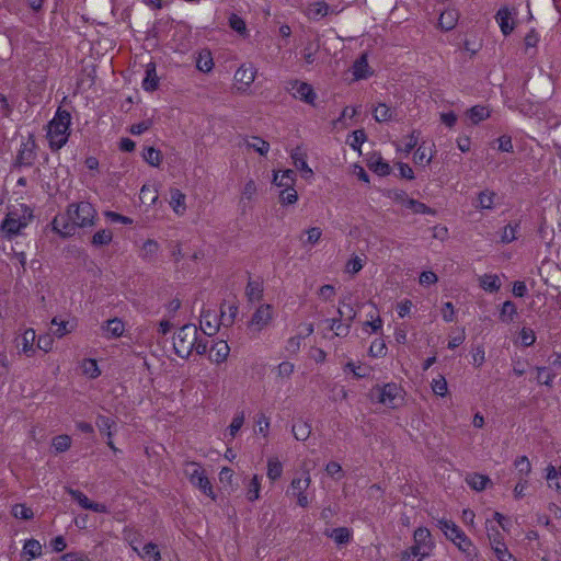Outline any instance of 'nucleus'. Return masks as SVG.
<instances>
[{"label": "nucleus", "instance_id": "57", "mask_svg": "<svg viewBox=\"0 0 561 561\" xmlns=\"http://www.w3.org/2000/svg\"><path fill=\"white\" fill-rule=\"evenodd\" d=\"M369 168L377 174L385 176L388 175L391 171L390 165L382 160V158L378 157L376 160H371L369 163Z\"/></svg>", "mask_w": 561, "mask_h": 561}, {"label": "nucleus", "instance_id": "34", "mask_svg": "<svg viewBox=\"0 0 561 561\" xmlns=\"http://www.w3.org/2000/svg\"><path fill=\"white\" fill-rule=\"evenodd\" d=\"M196 68L202 72H210L214 68V59L210 50L203 49L198 53L196 58Z\"/></svg>", "mask_w": 561, "mask_h": 561}, {"label": "nucleus", "instance_id": "10", "mask_svg": "<svg viewBox=\"0 0 561 561\" xmlns=\"http://www.w3.org/2000/svg\"><path fill=\"white\" fill-rule=\"evenodd\" d=\"M285 90L291 95L309 105H314L317 100V93L314 92L311 84L299 81L297 79L289 80L286 82Z\"/></svg>", "mask_w": 561, "mask_h": 561}, {"label": "nucleus", "instance_id": "61", "mask_svg": "<svg viewBox=\"0 0 561 561\" xmlns=\"http://www.w3.org/2000/svg\"><path fill=\"white\" fill-rule=\"evenodd\" d=\"M491 548L494 551L499 561H516L512 553L508 551L505 542Z\"/></svg>", "mask_w": 561, "mask_h": 561}, {"label": "nucleus", "instance_id": "60", "mask_svg": "<svg viewBox=\"0 0 561 561\" xmlns=\"http://www.w3.org/2000/svg\"><path fill=\"white\" fill-rule=\"evenodd\" d=\"M69 495L78 502V504L84 508L89 510L91 506L92 501L81 491L69 489L68 490Z\"/></svg>", "mask_w": 561, "mask_h": 561}, {"label": "nucleus", "instance_id": "1", "mask_svg": "<svg viewBox=\"0 0 561 561\" xmlns=\"http://www.w3.org/2000/svg\"><path fill=\"white\" fill-rule=\"evenodd\" d=\"M98 219V211L89 202L71 203L66 213L57 215L51 220V229L61 238L72 237L77 228L93 227Z\"/></svg>", "mask_w": 561, "mask_h": 561}, {"label": "nucleus", "instance_id": "46", "mask_svg": "<svg viewBox=\"0 0 561 561\" xmlns=\"http://www.w3.org/2000/svg\"><path fill=\"white\" fill-rule=\"evenodd\" d=\"M330 330L334 331L336 336H346L350 333L351 323L347 321L342 322V319H331Z\"/></svg>", "mask_w": 561, "mask_h": 561}, {"label": "nucleus", "instance_id": "11", "mask_svg": "<svg viewBox=\"0 0 561 561\" xmlns=\"http://www.w3.org/2000/svg\"><path fill=\"white\" fill-rule=\"evenodd\" d=\"M378 402L396 409L402 401V389L394 382H389L376 388Z\"/></svg>", "mask_w": 561, "mask_h": 561}, {"label": "nucleus", "instance_id": "5", "mask_svg": "<svg viewBox=\"0 0 561 561\" xmlns=\"http://www.w3.org/2000/svg\"><path fill=\"white\" fill-rule=\"evenodd\" d=\"M70 122V113L66 110L58 108L48 124L47 138L50 149L59 150L67 144Z\"/></svg>", "mask_w": 561, "mask_h": 561}, {"label": "nucleus", "instance_id": "37", "mask_svg": "<svg viewBox=\"0 0 561 561\" xmlns=\"http://www.w3.org/2000/svg\"><path fill=\"white\" fill-rule=\"evenodd\" d=\"M466 482L471 489L476 491H482L486 488L491 480L488 476L484 474L470 473L467 476Z\"/></svg>", "mask_w": 561, "mask_h": 561}, {"label": "nucleus", "instance_id": "26", "mask_svg": "<svg viewBox=\"0 0 561 561\" xmlns=\"http://www.w3.org/2000/svg\"><path fill=\"white\" fill-rule=\"evenodd\" d=\"M352 70L355 80L366 79L371 75L366 54L355 60Z\"/></svg>", "mask_w": 561, "mask_h": 561}, {"label": "nucleus", "instance_id": "22", "mask_svg": "<svg viewBox=\"0 0 561 561\" xmlns=\"http://www.w3.org/2000/svg\"><path fill=\"white\" fill-rule=\"evenodd\" d=\"M95 425L101 434L106 436V438L114 437L116 421L106 415L99 414L95 419Z\"/></svg>", "mask_w": 561, "mask_h": 561}, {"label": "nucleus", "instance_id": "53", "mask_svg": "<svg viewBox=\"0 0 561 561\" xmlns=\"http://www.w3.org/2000/svg\"><path fill=\"white\" fill-rule=\"evenodd\" d=\"M12 515L15 518L28 520L34 517V513L32 508L27 507L25 504H15L11 510Z\"/></svg>", "mask_w": 561, "mask_h": 561}, {"label": "nucleus", "instance_id": "52", "mask_svg": "<svg viewBox=\"0 0 561 561\" xmlns=\"http://www.w3.org/2000/svg\"><path fill=\"white\" fill-rule=\"evenodd\" d=\"M298 201V194L295 187L283 188L279 192V203L283 206L293 205Z\"/></svg>", "mask_w": 561, "mask_h": 561}, {"label": "nucleus", "instance_id": "41", "mask_svg": "<svg viewBox=\"0 0 561 561\" xmlns=\"http://www.w3.org/2000/svg\"><path fill=\"white\" fill-rule=\"evenodd\" d=\"M518 479H527L531 472V463L526 456L517 457L514 461Z\"/></svg>", "mask_w": 561, "mask_h": 561}, {"label": "nucleus", "instance_id": "2", "mask_svg": "<svg viewBox=\"0 0 561 561\" xmlns=\"http://www.w3.org/2000/svg\"><path fill=\"white\" fill-rule=\"evenodd\" d=\"M173 348L181 358H188L193 352L204 355L208 350V340L203 337L195 324L188 323L175 332Z\"/></svg>", "mask_w": 561, "mask_h": 561}, {"label": "nucleus", "instance_id": "47", "mask_svg": "<svg viewBox=\"0 0 561 561\" xmlns=\"http://www.w3.org/2000/svg\"><path fill=\"white\" fill-rule=\"evenodd\" d=\"M244 420H245L244 412H238L234 414L230 425L227 428V433L231 439H233L237 436L238 432L244 424Z\"/></svg>", "mask_w": 561, "mask_h": 561}, {"label": "nucleus", "instance_id": "45", "mask_svg": "<svg viewBox=\"0 0 561 561\" xmlns=\"http://www.w3.org/2000/svg\"><path fill=\"white\" fill-rule=\"evenodd\" d=\"M113 240V233L110 229H101L92 237V244L95 247L107 245Z\"/></svg>", "mask_w": 561, "mask_h": 561}, {"label": "nucleus", "instance_id": "51", "mask_svg": "<svg viewBox=\"0 0 561 561\" xmlns=\"http://www.w3.org/2000/svg\"><path fill=\"white\" fill-rule=\"evenodd\" d=\"M82 371L90 378H96L101 375L98 363L95 359L87 358L82 362Z\"/></svg>", "mask_w": 561, "mask_h": 561}, {"label": "nucleus", "instance_id": "17", "mask_svg": "<svg viewBox=\"0 0 561 561\" xmlns=\"http://www.w3.org/2000/svg\"><path fill=\"white\" fill-rule=\"evenodd\" d=\"M324 535L331 538L336 546H346L352 541L353 531L347 527H336L333 529L325 530Z\"/></svg>", "mask_w": 561, "mask_h": 561}, {"label": "nucleus", "instance_id": "62", "mask_svg": "<svg viewBox=\"0 0 561 561\" xmlns=\"http://www.w3.org/2000/svg\"><path fill=\"white\" fill-rule=\"evenodd\" d=\"M295 371V365L290 362H282L276 367V375L282 379H288Z\"/></svg>", "mask_w": 561, "mask_h": 561}, {"label": "nucleus", "instance_id": "18", "mask_svg": "<svg viewBox=\"0 0 561 561\" xmlns=\"http://www.w3.org/2000/svg\"><path fill=\"white\" fill-rule=\"evenodd\" d=\"M35 340L36 333L34 329L30 328L24 330L20 337V343L18 344V346L21 345V353H23L27 357H32L35 354Z\"/></svg>", "mask_w": 561, "mask_h": 561}, {"label": "nucleus", "instance_id": "55", "mask_svg": "<svg viewBox=\"0 0 561 561\" xmlns=\"http://www.w3.org/2000/svg\"><path fill=\"white\" fill-rule=\"evenodd\" d=\"M519 224H508L504 227L501 240L503 243H511L517 239Z\"/></svg>", "mask_w": 561, "mask_h": 561}, {"label": "nucleus", "instance_id": "30", "mask_svg": "<svg viewBox=\"0 0 561 561\" xmlns=\"http://www.w3.org/2000/svg\"><path fill=\"white\" fill-rule=\"evenodd\" d=\"M273 183L282 190L294 187L296 183V174L290 169L283 171L282 174L275 172L273 176Z\"/></svg>", "mask_w": 561, "mask_h": 561}, {"label": "nucleus", "instance_id": "58", "mask_svg": "<svg viewBox=\"0 0 561 561\" xmlns=\"http://www.w3.org/2000/svg\"><path fill=\"white\" fill-rule=\"evenodd\" d=\"M517 314V309L514 302L507 300L502 305L501 309V319L506 322L513 321L514 317Z\"/></svg>", "mask_w": 561, "mask_h": 561}, {"label": "nucleus", "instance_id": "29", "mask_svg": "<svg viewBox=\"0 0 561 561\" xmlns=\"http://www.w3.org/2000/svg\"><path fill=\"white\" fill-rule=\"evenodd\" d=\"M245 296L250 302H257L263 297V283L260 279H250L245 287Z\"/></svg>", "mask_w": 561, "mask_h": 561}, {"label": "nucleus", "instance_id": "7", "mask_svg": "<svg viewBox=\"0 0 561 561\" xmlns=\"http://www.w3.org/2000/svg\"><path fill=\"white\" fill-rule=\"evenodd\" d=\"M311 484V477L309 471H305L299 477H294L287 491L286 495L296 499V503L299 507H308L310 500L307 494V490Z\"/></svg>", "mask_w": 561, "mask_h": 561}, {"label": "nucleus", "instance_id": "54", "mask_svg": "<svg viewBox=\"0 0 561 561\" xmlns=\"http://www.w3.org/2000/svg\"><path fill=\"white\" fill-rule=\"evenodd\" d=\"M71 446V437L62 434L53 438V447L56 453L67 451Z\"/></svg>", "mask_w": 561, "mask_h": 561}, {"label": "nucleus", "instance_id": "40", "mask_svg": "<svg viewBox=\"0 0 561 561\" xmlns=\"http://www.w3.org/2000/svg\"><path fill=\"white\" fill-rule=\"evenodd\" d=\"M144 160L151 167H159L162 162V153L153 147H146L142 150Z\"/></svg>", "mask_w": 561, "mask_h": 561}, {"label": "nucleus", "instance_id": "56", "mask_svg": "<svg viewBox=\"0 0 561 561\" xmlns=\"http://www.w3.org/2000/svg\"><path fill=\"white\" fill-rule=\"evenodd\" d=\"M319 50V44L314 42H309L306 44L302 49V57L308 65H311L316 61V56Z\"/></svg>", "mask_w": 561, "mask_h": 561}, {"label": "nucleus", "instance_id": "50", "mask_svg": "<svg viewBox=\"0 0 561 561\" xmlns=\"http://www.w3.org/2000/svg\"><path fill=\"white\" fill-rule=\"evenodd\" d=\"M431 388L436 396L446 397L448 393V385L443 375H438L431 382Z\"/></svg>", "mask_w": 561, "mask_h": 561}, {"label": "nucleus", "instance_id": "35", "mask_svg": "<svg viewBox=\"0 0 561 561\" xmlns=\"http://www.w3.org/2000/svg\"><path fill=\"white\" fill-rule=\"evenodd\" d=\"M133 550L136 551L141 559H148L149 561H160L161 559L158 546L153 542L145 545L141 551H139L137 547H133Z\"/></svg>", "mask_w": 561, "mask_h": 561}, {"label": "nucleus", "instance_id": "8", "mask_svg": "<svg viewBox=\"0 0 561 561\" xmlns=\"http://www.w3.org/2000/svg\"><path fill=\"white\" fill-rule=\"evenodd\" d=\"M412 553H419L421 558L431 557L435 549V541L426 527H417L413 533V545L410 547Z\"/></svg>", "mask_w": 561, "mask_h": 561}, {"label": "nucleus", "instance_id": "4", "mask_svg": "<svg viewBox=\"0 0 561 561\" xmlns=\"http://www.w3.org/2000/svg\"><path fill=\"white\" fill-rule=\"evenodd\" d=\"M439 529L465 554L468 561H479V551L472 540L453 520L439 519Z\"/></svg>", "mask_w": 561, "mask_h": 561}, {"label": "nucleus", "instance_id": "64", "mask_svg": "<svg viewBox=\"0 0 561 561\" xmlns=\"http://www.w3.org/2000/svg\"><path fill=\"white\" fill-rule=\"evenodd\" d=\"M229 26L239 34H244L247 32V25L244 20L237 14L230 15Z\"/></svg>", "mask_w": 561, "mask_h": 561}, {"label": "nucleus", "instance_id": "48", "mask_svg": "<svg viewBox=\"0 0 561 561\" xmlns=\"http://www.w3.org/2000/svg\"><path fill=\"white\" fill-rule=\"evenodd\" d=\"M407 208L411 209L414 214H426V215H435L436 211L425 205L422 202H419L416 199L410 198L407 199Z\"/></svg>", "mask_w": 561, "mask_h": 561}, {"label": "nucleus", "instance_id": "38", "mask_svg": "<svg viewBox=\"0 0 561 561\" xmlns=\"http://www.w3.org/2000/svg\"><path fill=\"white\" fill-rule=\"evenodd\" d=\"M374 118L379 123L392 119L394 110L385 103H379L373 111Z\"/></svg>", "mask_w": 561, "mask_h": 561}, {"label": "nucleus", "instance_id": "33", "mask_svg": "<svg viewBox=\"0 0 561 561\" xmlns=\"http://www.w3.org/2000/svg\"><path fill=\"white\" fill-rule=\"evenodd\" d=\"M467 115L472 124L477 125L480 122L486 119L491 115V111L484 105H474L468 110Z\"/></svg>", "mask_w": 561, "mask_h": 561}, {"label": "nucleus", "instance_id": "39", "mask_svg": "<svg viewBox=\"0 0 561 561\" xmlns=\"http://www.w3.org/2000/svg\"><path fill=\"white\" fill-rule=\"evenodd\" d=\"M496 198V194L493 191L484 190L478 195V204L477 208L480 209H492L494 207V201Z\"/></svg>", "mask_w": 561, "mask_h": 561}, {"label": "nucleus", "instance_id": "24", "mask_svg": "<svg viewBox=\"0 0 561 561\" xmlns=\"http://www.w3.org/2000/svg\"><path fill=\"white\" fill-rule=\"evenodd\" d=\"M459 19V13L455 9H446L444 10L438 19V26L443 31H450L453 30Z\"/></svg>", "mask_w": 561, "mask_h": 561}, {"label": "nucleus", "instance_id": "23", "mask_svg": "<svg viewBox=\"0 0 561 561\" xmlns=\"http://www.w3.org/2000/svg\"><path fill=\"white\" fill-rule=\"evenodd\" d=\"M43 547L41 542L36 539H27L25 540L22 549V558L26 561H32L42 556Z\"/></svg>", "mask_w": 561, "mask_h": 561}, {"label": "nucleus", "instance_id": "28", "mask_svg": "<svg viewBox=\"0 0 561 561\" xmlns=\"http://www.w3.org/2000/svg\"><path fill=\"white\" fill-rule=\"evenodd\" d=\"M230 352V347L226 341L216 342L210 350V360L217 364L224 363Z\"/></svg>", "mask_w": 561, "mask_h": 561}, {"label": "nucleus", "instance_id": "49", "mask_svg": "<svg viewBox=\"0 0 561 561\" xmlns=\"http://www.w3.org/2000/svg\"><path fill=\"white\" fill-rule=\"evenodd\" d=\"M345 370H350L353 373V375L360 379V378H367L369 377L370 375V367L367 366V365H356L355 363L353 362H348L345 367H344Z\"/></svg>", "mask_w": 561, "mask_h": 561}, {"label": "nucleus", "instance_id": "43", "mask_svg": "<svg viewBox=\"0 0 561 561\" xmlns=\"http://www.w3.org/2000/svg\"><path fill=\"white\" fill-rule=\"evenodd\" d=\"M159 251V244L152 239H148L144 242L140 255L145 260H153Z\"/></svg>", "mask_w": 561, "mask_h": 561}, {"label": "nucleus", "instance_id": "13", "mask_svg": "<svg viewBox=\"0 0 561 561\" xmlns=\"http://www.w3.org/2000/svg\"><path fill=\"white\" fill-rule=\"evenodd\" d=\"M220 325L218 316L213 311H203L201 316V330L204 335L213 336L217 333Z\"/></svg>", "mask_w": 561, "mask_h": 561}, {"label": "nucleus", "instance_id": "15", "mask_svg": "<svg viewBox=\"0 0 561 561\" xmlns=\"http://www.w3.org/2000/svg\"><path fill=\"white\" fill-rule=\"evenodd\" d=\"M290 158L296 169L301 171L305 178H311L313 175V171L307 163V154L301 147H296L293 149L290 152Z\"/></svg>", "mask_w": 561, "mask_h": 561}, {"label": "nucleus", "instance_id": "31", "mask_svg": "<svg viewBox=\"0 0 561 561\" xmlns=\"http://www.w3.org/2000/svg\"><path fill=\"white\" fill-rule=\"evenodd\" d=\"M261 477L254 474L245 485V497L249 502H255L260 499Z\"/></svg>", "mask_w": 561, "mask_h": 561}, {"label": "nucleus", "instance_id": "16", "mask_svg": "<svg viewBox=\"0 0 561 561\" xmlns=\"http://www.w3.org/2000/svg\"><path fill=\"white\" fill-rule=\"evenodd\" d=\"M103 336L106 339H117L123 336L125 332V323L119 318L107 320L102 325Z\"/></svg>", "mask_w": 561, "mask_h": 561}, {"label": "nucleus", "instance_id": "21", "mask_svg": "<svg viewBox=\"0 0 561 561\" xmlns=\"http://www.w3.org/2000/svg\"><path fill=\"white\" fill-rule=\"evenodd\" d=\"M35 157V142L33 140L23 142L18 153V162L22 165H31Z\"/></svg>", "mask_w": 561, "mask_h": 561}, {"label": "nucleus", "instance_id": "63", "mask_svg": "<svg viewBox=\"0 0 561 561\" xmlns=\"http://www.w3.org/2000/svg\"><path fill=\"white\" fill-rule=\"evenodd\" d=\"M537 381L539 383H542V385H546V386H549L551 387L552 385V381H553V378H554V374H552L549 369H547L546 367H537Z\"/></svg>", "mask_w": 561, "mask_h": 561}, {"label": "nucleus", "instance_id": "20", "mask_svg": "<svg viewBox=\"0 0 561 561\" xmlns=\"http://www.w3.org/2000/svg\"><path fill=\"white\" fill-rule=\"evenodd\" d=\"M142 89L147 92H153L159 87V77L156 71V64L149 62L146 66V76L142 80Z\"/></svg>", "mask_w": 561, "mask_h": 561}, {"label": "nucleus", "instance_id": "9", "mask_svg": "<svg viewBox=\"0 0 561 561\" xmlns=\"http://www.w3.org/2000/svg\"><path fill=\"white\" fill-rule=\"evenodd\" d=\"M274 319V308L270 304L260 305L253 312L248 328L251 332L260 333L266 329Z\"/></svg>", "mask_w": 561, "mask_h": 561}, {"label": "nucleus", "instance_id": "44", "mask_svg": "<svg viewBox=\"0 0 561 561\" xmlns=\"http://www.w3.org/2000/svg\"><path fill=\"white\" fill-rule=\"evenodd\" d=\"M247 147L253 149L261 156H265L270 150V144L256 136H253L250 140H247Z\"/></svg>", "mask_w": 561, "mask_h": 561}, {"label": "nucleus", "instance_id": "32", "mask_svg": "<svg viewBox=\"0 0 561 561\" xmlns=\"http://www.w3.org/2000/svg\"><path fill=\"white\" fill-rule=\"evenodd\" d=\"M283 474V463L275 456L268 457L267 459V468L266 476L271 480V482H275Z\"/></svg>", "mask_w": 561, "mask_h": 561}, {"label": "nucleus", "instance_id": "12", "mask_svg": "<svg viewBox=\"0 0 561 561\" xmlns=\"http://www.w3.org/2000/svg\"><path fill=\"white\" fill-rule=\"evenodd\" d=\"M257 75V69L249 64L241 65L234 72L233 80L236 89L239 93H249L252 83L254 82Z\"/></svg>", "mask_w": 561, "mask_h": 561}, {"label": "nucleus", "instance_id": "25", "mask_svg": "<svg viewBox=\"0 0 561 561\" xmlns=\"http://www.w3.org/2000/svg\"><path fill=\"white\" fill-rule=\"evenodd\" d=\"M186 196L179 188L170 190V206L176 215H183L186 210Z\"/></svg>", "mask_w": 561, "mask_h": 561}, {"label": "nucleus", "instance_id": "59", "mask_svg": "<svg viewBox=\"0 0 561 561\" xmlns=\"http://www.w3.org/2000/svg\"><path fill=\"white\" fill-rule=\"evenodd\" d=\"M546 471V479L548 481L549 488L554 489L556 491H560L561 485L559 482V472L557 469L550 465L547 467Z\"/></svg>", "mask_w": 561, "mask_h": 561}, {"label": "nucleus", "instance_id": "14", "mask_svg": "<svg viewBox=\"0 0 561 561\" xmlns=\"http://www.w3.org/2000/svg\"><path fill=\"white\" fill-rule=\"evenodd\" d=\"M495 20L503 35L507 36L514 31L515 23L513 21L512 12L507 7H502L499 9L495 14Z\"/></svg>", "mask_w": 561, "mask_h": 561}, {"label": "nucleus", "instance_id": "42", "mask_svg": "<svg viewBox=\"0 0 561 561\" xmlns=\"http://www.w3.org/2000/svg\"><path fill=\"white\" fill-rule=\"evenodd\" d=\"M291 432L297 440L305 442L311 434V426L305 421H298L293 425Z\"/></svg>", "mask_w": 561, "mask_h": 561}, {"label": "nucleus", "instance_id": "3", "mask_svg": "<svg viewBox=\"0 0 561 561\" xmlns=\"http://www.w3.org/2000/svg\"><path fill=\"white\" fill-rule=\"evenodd\" d=\"M34 215L31 207L25 204L13 205L8 208V213L0 225V231L11 240L22 233L31 224Z\"/></svg>", "mask_w": 561, "mask_h": 561}, {"label": "nucleus", "instance_id": "36", "mask_svg": "<svg viewBox=\"0 0 561 561\" xmlns=\"http://www.w3.org/2000/svg\"><path fill=\"white\" fill-rule=\"evenodd\" d=\"M479 282L485 291L495 293L501 288V280L496 274H484L480 277Z\"/></svg>", "mask_w": 561, "mask_h": 561}, {"label": "nucleus", "instance_id": "6", "mask_svg": "<svg viewBox=\"0 0 561 561\" xmlns=\"http://www.w3.org/2000/svg\"><path fill=\"white\" fill-rule=\"evenodd\" d=\"M183 471L194 488H197L202 493L210 497L213 501L216 500V493L214 492L211 482L209 481L205 469L199 462L186 461L184 463Z\"/></svg>", "mask_w": 561, "mask_h": 561}, {"label": "nucleus", "instance_id": "27", "mask_svg": "<svg viewBox=\"0 0 561 561\" xmlns=\"http://www.w3.org/2000/svg\"><path fill=\"white\" fill-rule=\"evenodd\" d=\"M51 325L56 327L55 329H51V333L58 339L64 337L76 329V323L73 321L59 320L57 317L53 318Z\"/></svg>", "mask_w": 561, "mask_h": 561}, {"label": "nucleus", "instance_id": "19", "mask_svg": "<svg viewBox=\"0 0 561 561\" xmlns=\"http://www.w3.org/2000/svg\"><path fill=\"white\" fill-rule=\"evenodd\" d=\"M330 12V5L325 1H314L310 3L305 11L308 19L313 21L327 16Z\"/></svg>", "mask_w": 561, "mask_h": 561}]
</instances>
